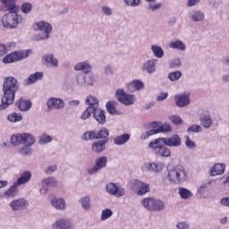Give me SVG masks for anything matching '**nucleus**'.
<instances>
[{
  "mask_svg": "<svg viewBox=\"0 0 229 229\" xmlns=\"http://www.w3.org/2000/svg\"><path fill=\"white\" fill-rule=\"evenodd\" d=\"M19 81L14 77L9 76L4 79L0 110H6L15 103V94L19 92Z\"/></svg>",
  "mask_w": 229,
  "mask_h": 229,
  "instance_id": "nucleus-1",
  "label": "nucleus"
},
{
  "mask_svg": "<svg viewBox=\"0 0 229 229\" xmlns=\"http://www.w3.org/2000/svg\"><path fill=\"white\" fill-rule=\"evenodd\" d=\"M0 12H8L1 19L4 28L6 30H17L19 24H22V16L19 14V6H14L13 9H8V7H2Z\"/></svg>",
  "mask_w": 229,
  "mask_h": 229,
  "instance_id": "nucleus-2",
  "label": "nucleus"
},
{
  "mask_svg": "<svg viewBox=\"0 0 229 229\" xmlns=\"http://www.w3.org/2000/svg\"><path fill=\"white\" fill-rule=\"evenodd\" d=\"M33 31H40L32 37L34 42H42V40H49V37L53 32V26L46 21H37L32 24Z\"/></svg>",
  "mask_w": 229,
  "mask_h": 229,
  "instance_id": "nucleus-3",
  "label": "nucleus"
},
{
  "mask_svg": "<svg viewBox=\"0 0 229 229\" xmlns=\"http://www.w3.org/2000/svg\"><path fill=\"white\" fill-rule=\"evenodd\" d=\"M148 148L159 158H171V148L162 143L160 138L155 139L148 143Z\"/></svg>",
  "mask_w": 229,
  "mask_h": 229,
  "instance_id": "nucleus-4",
  "label": "nucleus"
},
{
  "mask_svg": "<svg viewBox=\"0 0 229 229\" xmlns=\"http://www.w3.org/2000/svg\"><path fill=\"white\" fill-rule=\"evenodd\" d=\"M37 142V139L33 134L23 132V133H18L15 135H13L11 137V144L13 146H21V144H23L24 146H33Z\"/></svg>",
  "mask_w": 229,
  "mask_h": 229,
  "instance_id": "nucleus-5",
  "label": "nucleus"
},
{
  "mask_svg": "<svg viewBox=\"0 0 229 229\" xmlns=\"http://www.w3.org/2000/svg\"><path fill=\"white\" fill-rule=\"evenodd\" d=\"M168 178L172 183H183L187 180V171L182 165H177L168 171Z\"/></svg>",
  "mask_w": 229,
  "mask_h": 229,
  "instance_id": "nucleus-6",
  "label": "nucleus"
},
{
  "mask_svg": "<svg viewBox=\"0 0 229 229\" xmlns=\"http://www.w3.org/2000/svg\"><path fill=\"white\" fill-rule=\"evenodd\" d=\"M31 53H33V50L31 49L13 52L3 58V64H13V62H21V60L28 58Z\"/></svg>",
  "mask_w": 229,
  "mask_h": 229,
  "instance_id": "nucleus-7",
  "label": "nucleus"
},
{
  "mask_svg": "<svg viewBox=\"0 0 229 229\" xmlns=\"http://www.w3.org/2000/svg\"><path fill=\"white\" fill-rule=\"evenodd\" d=\"M114 98L119 103L124 105L125 106L135 105V101H137L135 95L128 94L123 89H119L116 90Z\"/></svg>",
  "mask_w": 229,
  "mask_h": 229,
  "instance_id": "nucleus-8",
  "label": "nucleus"
},
{
  "mask_svg": "<svg viewBox=\"0 0 229 229\" xmlns=\"http://www.w3.org/2000/svg\"><path fill=\"white\" fill-rule=\"evenodd\" d=\"M164 163L162 162H146L141 166L143 173H151V174H158L164 171Z\"/></svg>",
  "mask_w": 229,
  "mask_h": 229,
  "instance_id": "nucleus-9",
  "label": "nucleus"
},
{
  "mask_svg": "<svg viewBox=\"0 0 229 229\" xmlns=\"http://www.w3.org/2000/svg\"><path fill=\"white\" fill-rule=\"evenodd\" d=\"M106 191L110 196H114L115 198H123L126 194V189L123 187L120 183L109 182L106 186Z\"/></svg>",
  "mask_w": 229,
  "mask_h": 229,
  "instance_id": "nucleus-10",
  "label": "nucleus"
},
{
  "mask_svg": "<svg viewBox=\"0 0 229 229\" xmlns=\"http://www.w3.org/2000/svg\"><path fill=\"white\" fill-rule=\"evenodd\" d=\"M108 164V157L102 156L95 160V165L87 170V173L90 175L98 174L101 169H105Z\"/></svg>",
  "mask_w": 229,
  "mask_h": 229,
  "instance_id": "nucleus-11",
  "label": "nucleus"
},
{
  "mask_svg": "<svg viewBox=\"0 0 229 229\" xmlns=\"http://www.w3.org/2000/svg\"><path fill=\"white\" fill-rule=\"evenodd\" d=\"M58 181L56 178L53 176H49L47 178L42 179L41 181V188L39 189V192L42 196H46L47 192H49V188L56 187Z\"/></svg>",
  "mask_w": 229,
  "mask_h": 229,
  "instance_id": "nucleus-12",
  "label": "nucleus"
},
{
  "mask_svg": "<svg viewBox=\"0 0 229 229\" xmlns=\"http://www.w3.org/2000/svg\"><path fill=\"white\" fill-rule=\"evenodd\" d=\"M162 140V144L167 146V148H180L182 146V138L178 134H174L171 137L159 138Z\"/></svg>",
  "mask_w": 229,
  "mask_h": 229,
  "instance_id": "nucleus-13",
  "label": "nucleus"
},
{
  "mask_svg": "<svg viewBox=\"0 0 229 229\" xmlns=\"http://www.w3.org/2000/svg\"><path fill=\"white\" fill-rule=\"evenodd\" d=\"M52 229H74V222L69 218H59L52 225Z\"/></svg>",
  "mask_w": 229,
  "mask_h": 229,
  "instance_id": "nucleus-14",
  "label": "nucleus"
},
{
  "mask_svg": "<svg viewBox=\"0 0 229 229\" xmlns=\"http://www.w3.org/2000/svg\"><path fill=\"white\" fill-rule=\"evenodd\" d=\"M157 64H158V60L148 59L144 63H142L140 69L142 72H147V74H155L157 72Z\"/></svg>",
  "mask_w": 229,
  "mask_h": 229,
  "instance_id": "nucleus-15",
  "label": "nucleus"
},
{
  "mask_svg": "<svg viewBox=\"0 0 229 229\" xmlns=\"http://www.w3.org/2000/svg\"><path fill=\"white\" fill-rule=\"evenodd\" d=\"M47 110H62L65 103L62 98L51 97L47 100Z\"/></svg>",
  "mask_w": 229,
  "mask_h": 229,
  "instance_id": "nucleus-16",
  "label": "nucleus"
},
{
  "mask_svg": "<svg viewBox=\"0 0 229 229\" xmlns=\"http://www.w3.org/2000/svg\"><path fill=\"white\" fill-rule=\"evenodd\" d=\"M30 202L24 198L13 199L9 203V207L12 208L13 212H19L20 210H24L28 208Z\"/></svg>",
  "mask_w": 229,
  "mask_h": 229,
  "instance_id": "nucleus-17",
  "label": "nucleus"
},
{
  "mask_svg": "<svg viewBox=\"0 0 229 229\" xmlns=\"http://www.w3.org/2000/svg\"><path fill=\"white\" fill-rule=\"evenodd\" d=\"M176 106L185 108L191 105V96L186 93L177 94L174 97Z\"/></svg>",
  "mask_w": 229,
  "mask_h": 229,
  "instance_id": "nucleus-18",
  "label": "nucleus"
},
{
  "mask_svg": "<svg viewBox=\"0 0 229 229\" xmlns=\"http://www.w3.org/2000/svg\"><path fill=\"white\" fill-rule=\"evenodd\" d=\"M73 70L82 72V74H89V72H92V64L89 60L82 61V62L77 63L74 65Z\"/></svg>",
  "mask_w": 229,
  "mask_h": 229,
  "instance_id": "nucleus-19",
  "label": "nucleus"
},
{
  "mask_svg": "<svg viewBox=\"0 0 229 229\" xmlns=\"http://www.w3.org/2000/svg\"><path fill=\"white\" fill-rule=\"evenodd\" d=\"M132 185L138 188V191H137L138 196H144V194H148V192L151 191V188L148 183L138 179H135L133 181Z\"/></svg>",
  "mask_w": 229,
  "mask_h": 229,
  "instance_id": "nucleus-20",
  "label": "nucleus"
},
{
  "mask_svg": "<svg viewBox=\"0 0 229 229\" xmlns=\"http://www.w3.org/2000/svg\"><path fill=\"white\" fill-rule=\"evenodd\" d=\"M226 171V165L223 163H216L210 169L209 174L211 176H222Z\"/></svg>",
  "mask_w": 229,
  "mask_h": 229,
  "instance_id": "nucleus-21",
  "label": "nucleus"
},
{
  "mask_svg": "<svg viewBox=\"0 0 229 229\" xmlns=\"http://www.w3.org/2000/svg\"><path fill=\"white\" fill-rule=\"evenodd\" d=\"M42 62L47 67H58V59L53 54H47L42 56Z\"/></svg>",
  "mask_w": 229,
  "mask_h": 229,
  "instance_id": "nucleus-22",
  "label": "nucleus"
},
{
  "mask_svg": "<svg viewBox=\"0 0 229 229\" xmlns=\"http://www.w3.org/2000/svg\"><path fill=\"white\" fill-rule=\"evenodd\" d=\"M51 205L55 210H59L60 212H64L65 208H67V204L65 203V199L64 198H56L54 197L51 199Z\"/></svg>",
  "mask_w": 229,
  "mask_h": 229,
  "instance_id": "nucleus-23",
  "label": "nucleus"
},
{
  "mask_svg": "<svg viewBox=\"0 0 229 229\" xmlns=\"http://www.w3.org/2000/svg\"><path fill=\"white\" fill-rule=\"evenodd\" d=\"M93 118L98 124H105L106 123V114H105V110L98 107L93 111Z\"/></svg>",
  "mask_w": 229,
  "mask_h": 229,
  "instance_id": "nucleus-24",
  "label": "nucleus"
},
{
  "mask_svg": "<svg viewBox=\"0 0 229 229\" xmlns=\"http://www.w3.org/2000/svg\"><path fill=\"white\" fill-rule=\"evenodd\" d=\"M108 142V140H102L95 141L91 145V149L94 153H103L106 149V143Z\"/></svg>",
  "mask_w": 229,
  "mask_h": 229,
  "instance_id": "nucleus-25",
  "label": "nucleus"
},
{
  "mask_svg": "<svg viewBox=\"0 0 229 229\" xmlns=\"http://www.w3.org/2000/svg\"><path fill=\"white\" fill-rule=\"evenodd\" d=\"M162 210H165V202H164V200L154 198L152 200L150 212H162Z\"/></svg>",
  "mask_w": 229,
  "mask_h": 229,
  "instance_id": "nucleus-26",
  "label": "nucleus"
},
{
  "mask_svg": "<svg viewBox=\"0 0 229 229\" xmlns=\"http://www.w3.org/2000/svg\"><path fill=\"white\" fill-rule=\"evenodd\" d=\"M44 78V72H37L35 73L30 74L27 80H25V85H33V83H37V81L42 80Z\"/></svg>",
  "mask_w": 229,
  "mask_h": 229,
  "instance_id": "nucleus-27",
  "label": "nucleus"
},
{
  "mask_svg": "<svg viewBox=\"0 0 229 229\" xmlns=\"http://www.w3.org/2000/svg\"><path fill=\"white\" fill-rule=\"evenodd\" d=\"M130 139H131L130 133H123L114 138V144H115V146H124Z\"/></svg>",
  "mask_w": 229,
  "mask_h": 229,
  "instance_id": "nucleus-28",
  "label": "nucleus"
},
{
  "mask_svg": "<svg viewBox=\"0 0 229 229\" xmlns=\"http://www.w3.org/2000/svg\"><path fill=\"white\" fill-rule=\"evenodd\" d=\"M85 104L89 105L88 108H91V110H96L99 108V100L92 95H89L86 98Z\"/></svg>",
  "mask_w": 229,
  "mask_h": 229,
  "instance_id": "nucleus-29",
  "label": "nucleus"
},
{
  "mask_svg": "<svg viewBox=\"0 0 229 229\" xmlns=\"http://www.w3.org/2000/svg\"><path fill=\"white\" fill-rule=\"evenodd\" d=\"M144 87V81L140 80H134L128 84V90L131 92H135V90H142Z\"/></svg>",
  "mask_w": 229,
  "mask_h": 229,
  "instance_id": "nucleus-30",
  "label": "nucleus"
},
{
  "mask_svg": "<svg viewBox=\"0 0 229 229\" xmlns=\"http://www.w3.org/2000/svg\"><path fill=\"white\" fill-rule=\"evenodd\" d=\"M117 102L116 101H108L106 104V108L110 114V115H121V111H118L115 106H117Z\"/></svg>",
  "mask_w": 229,
  "mask_h": 229,
  "instance_id": "nucleus-31",
  "label": "nucleus"
},
{
  "mask_svg": "<svg viewBox=\"0 0 229 229\" xmlns=\"http://www.w3.org/2000/svg\"><path fill=\"white\" fill-rule=\"evenodd\" d=\"M17 187H19L17 183L13 182L7 191L0 194L1 198H15L17 194Z\"/></svg>",
  "mask_w": 229,
  "mask_h": 229,
  "instance_id": "nucleus-32",
  "label": "nucleus"
},
{
  "mask_svg": "<svg viewBox=\"0 0 229 229\" xmlns=\"http://www.w3.org/2000/svg\"><path fill=\"white\" fill-rule=\"evenodd\" d=\"M30 180H31V173L30 171H25L14 182H16L17 186L19 187L20 185H24V183H28Z\"/></svg>",
  "mask_w": 229,
  "mask_h": 229,
  "instance_id": "nucleus-33",
  "label": "nucleus"
},
{
  "mask_svg": "<svg viewBox=\"0 0 229 229\" xmlns=\"http://www.w3.org/2000/svg\"><path fill=\"white\" fill-rule=\"evenodd\" d=\"M190 19L193 22H201V21H205V13L198 10L192 11Z\"/></svg>",
  "mask_w": 229,
  "mask_h": 229,
  "instance_id": "nucleus-34",
  "label": "nucleus"
},
{
  "mask_svg": "<svg viewBox=\"0 0 229 229\" xmlns=\"http://www.w3.org/2000/svg\"><path fill=\"white\" fill-rule=\"evenodd\" d=\"M75 82L78 87L85 89L87 87V76H85V73H78L75 76Z\"/></svg>",
  "mask_w": 229,
  "mask_h": 229,
  "instance_id": "nucleus-35",
  "label": "nucleus"
},
{
  "mask_svg": "<svg viewBox=\"0 0 229 229\" xmlns=\"http://www.w3.org/2000/svg\"><path fill=\"white\" fill-rule=\"evenodd\" d=\"M17 105L21 112H28L31 108V102L30 100L20 99L17 101Z\"/></svg>",
  "mask_w": 229,
  "mask_h": 229,
  "instance_id": "nucleus-36",
  "label": "nucleus"
},
{
  "mask_svg": "<svg viewBox=\"0 0 229 229\" xmlns=\"http://www.w3.org/2000/svg\"><path fill=\"white\" fill-rule=\"evenodd\" d=\"M0 10L2 8H8L13 10L17 6V0H0Z\"/></svg>",
  "mask_w": 229,
  "mask_h": 229,
  "instance_id": "nucleus-37",
  "label": "nucleus"
},
{
  "mask_svg": "<svg viewBox=\"0 0 229 229\" xmlns=\"http://www.w3.org/2000/svg\"><path fill=\"white\" fill-rule=\"evenodd\" d=\"M150 49L156 58H164V48L158 45H152Z\"/></svg>",
  "mask_w": 229,
  "mask_h": 229,
  "instance_id": "nucleus-38",
  "label": "nucleus"
},
{
  "mask_svg": "<svg viewBox=\"0 0 229 229\" xmlns=\"http://www.w3.org/2000/svg\"><path fill=\"white\" fill-rule=\"evenodd\" d=\"M170 49H178L179 51H185L187 46L182 40H175L169 44Z\"/></svg>",
  "mask_w": 229,
  "mask_h": 229,
  "instance_id": "nucleus-39",
  "label": "nucleus"
},
{
  "mask_svg": "<svg viewBox=\"0 0 229 229\" xmlns=\"http://www.w3.org/2000/svg\"><path fill=\"white\" fill-rule=\"evenodd\" d=\"M200 124L206 129L210 128L212 124H214V121H212V117L208 114H204L200 117Z\"/></svg>",
  "mask_w": 229,
  "mask_h": 229,
  "instance_id": "nucleus-40",
  "label": "nucleus"
},
{
  "mask_svg": "<svg viewBox=\"0 0 229 229\" xmlns=\"http://www.w3.org/2000/svg\"><path fill=\"white\" fill-rule=\"evenodd\" d=\"M179 196L182 199H189L192 198L194 194L187 188L180 187L179 188Z\"/></svg>",
  "mask_w": 229,
  "mask_h": 229,
  "instance_id": "nucleus-41",
  "label": "nucleus"
},
{
  "mask_svg": "<svg viewBox=\"0 0 229 229\" xmlns=\"http://www.w3.org/2000/svg\"><path fill=\"white\" fill-rule=\"evenodd\" d=\"M50 142H53V138L49 134L44 133L38 137V144L40 146H46Z\"/></svg>",
  "mask_w": 229,
  "mask_h": 229,
  "instance_id": "nucleus-42",
  "label": "nucleus"
},
{
  "mask_svg": "<svg viewBox=\"0 0 229 229\" xmlns=\"http://www.w3.org/2000/svg\"><path fill=\"white\" fill-rule=\"evenodd\" d=\"M79 203L81 205L84 210H90L91 203H90V196L81 197L79 200Z\"/></svg>",
  "mask_w": 229,
  "mask_h": 229,
  "instance_id": "nucleus-43",
  "label": "nucleus"
},
{
  "mask_svg": "<svg viewBox=\"0 0 229 229\" xmlns=\"http://www.w3.org/2000/svg\"><path fill=\"white\" fill-rule=\"evenodd\" d=\"M154 199L155 198L153 197H148V198L142 199L140 200V204L142 205L143 208H146V210H148V212H150Z\"/></svg>",
  "mask_w": 229,
  "mask_h": 229,
  "instance_id": "nucleus-44",
  "label": "nucleus"
},
{
  "mask_svg": "<svg viewBox=\"0 0 229 229\" xmlns=\"http://www.w3.org/2000/svg\"><path fill=\"white\" fill-rule=\"evenodd\" d=\"M82 140H98L96 131H88L81 136Z\"/></svg>",
  "mask_w": 229,
  "mask_h": 229,
  "instance_id": "nucleus-45",
  "label": "nucleus"
},
{
  "mask_svg": "<svg viewBox=\"0 0 229 229\" xmlns=\"http://www.w3.org/2000/svg\"><path fill=\"white\" fill-rule=\"evenodd\" d=\"M157 131L159 133H171V131H173V127H171V123H159Z\"/></svg>",
  "mask_w": 229,
  "mask_h": 229,
  "instance_id": "nucleus-46",
  "label": "nucleus"
},
{
  "mask_svg": "<svg viewBox=\"0 0 229 229\" xmlns=\"http://www.w3.org/2000/svg\"><path fill=\"white\" fill-rule=\"evenodd\" d=\"M108 135H110V131L108 129L103 127L97 132V140H99V139H104V140H107L108 142Z\"/></svg>",
  "mask_w": 229,
  "mask_h": 229,
  "instance_id": "nucleus-47",
  "label": "nucleus"
},
{
  "mask_svg": "<svg viewBox=\"0 0 229 229\" xmlns=\"http://www.w3.org/2000/svg\"><path fill=\"white\" fill-rule=\"evenodd\" d=\"M20 10L21 13L28 15V13H31V10H33V4L31 3L25 2L20 6Z\"/></svg>",
  "mask_w": 229,
  "mask_h": 229,
  "instance_id": "nucleus-48",
  "label": "nucleus"
},
{
  "mask_svg": "<svg viewBox=\"0 0 229 229\" xmlns=\"http://www.w3.org/2000/svg\"><path fill=\"white\" fill-rule=\"evenodd\" d=\"M182 76V71H175L168 73L167 78L168 80H170V81H178V80H180Z\"/></svg>",
  "mask_w": 229,
  "mask_h": 229,
  "instance_id": "nucleus-49",
  "label": "nucleus"
},
{
  "mask_svg": "<svg viewBox=\"0 0 229 229\" xmlns=\"http://www.w3.org/2000/svg\"><path fill=\"white\" fill-rule=\"evenodd\" d=\"M7 119L10 121V123H19L22 121V114H19L17 113H12L7 116Z\"/></svg>",
  "mask_w": 229,
  "mask_h": 229,
  "instance_id": "nucleus-50",
  "label": "nucleus"
},
{
  "mask_svg": "<svg viewBox=\"0 0 229 229\" xmlns=\"http://www.w3.org/2000/svg\"><path fill=\"white\" fill-rule=\"evenodd\" d=\"M111 216H114V211H112V209H103L101 213V221H106V219H110Z\"/></svg>",
  "mask_w": 229,
  "mask_h": 229,
  "instance_id": "nucleus-51",
  "label": "nucleus"
},
{
  "mask_svg": "<svg viewBox=\"0 0 229 229\" xmlns=\"http://www.w3.org/2000/svg\"><path fill=\"white\" fill-rule=\"evenodd\" d=\"M168 119L171 121V123H173V124H175L176 126L183 123V119H182V117H180L178 114L170 115Z\"/></svg>",
  "mask_w": 229,
  "mask_h": 229,
  "instance_id": "nucleus-52",
  "label": "nucleus"
},
{
  "mask_svg": "<svg viewBox=\"0 0 229 229\" xmlns=\"http://www.w3.org/2000/svg\"><path fill=\"white\" fill-rule=\"evenodd\" d=\"M213 181H208L206 182H203L198 189V191L200 192V194H205L208 191V187L212 185Z\"/></svg>",
  "mask_w": 229,
  "mask_h": 229,
  "instance_id": "nucleus-53",
  "label": "nucleus"
},
{
  "mask_svg": "<svg viewBox=\"0 0 229 229\" xmlns=\"http://www.w3.org/2000/svg\"><path fill=\"white\" fill-rule=\"evenodd\" d=\"M19 153L21 154L22 157H30L31 155V147L29 145H24L19 149Z\"/></svg>",
  "mask_w": 229,
  "mask_h": 229,
  "instance_id": "nucleus-54",
  "label": "nucleus"
},
{
  "mask_svg": "<svg viewBox=\"0 0 229 229\" xmlns=\"http://www.w3.org/2000/svg\"><path fill=\"white\" fill-rule=\"evenodd\" d=\"M201 131H203V128L198 124H192L187 130V133H201Z\"/></svg>",
  "mask_w": 229,
  "mask_h": 229,
  "instance_id": "nucleus-55",
  "label": "nucleus"
},
{
  "mask_svg": "<svg viewBox=\"0 0 229 229\" xmlns=\"http://www.w3.org/2000/svg\"><path fill=\"white\" fill-rule=\"evenodd\" d=\"M101 13L103 15H106V17H111V15H114V9L108 5H103L101 7Z\"/></svg>",
  "mask_w": 229,
  "mask_h": 229,
  "instance_id": "nucleus-56",
  "label": "nucleus"
},
{
  "mask_svg": "<svg viewBox=\"0 0 229 229\" xmlns=\"http://www.w3.org/2000/svg\"><path fill=\"white\" fill-rule=\"evenodd\" d=\"M157 133H159L158 128L149 130L145 134L141 135V140H146L147 139H149L152 135H157Z\"/></svg>",
  "mask_w": 229,
  "mask_h": 229,
  "instance_id": "nucleus-57",
  "label": "nucleus"
},
{
  "mask_svg": "<svg viewBox=\"0 0 229 229\" xmlns=\"http://www.w3.org/2000/svg\"><path fill=\"white\" fill-rule=\"evenodd\" d=\"M104 72L106 76H112L115 72V68L112 64H107L104 68Z\"/></svg>",
  "mask_w": 229,
  "mask_h": 229,
  "instance_id": "nucleus-58",
  "label": "nucleus"
},
{
  "mask_svg": "<svg viewBox=\"0 0 229 229\" xmlns=\"http://www.w3.org/2000/svg\"><path fill=\"white\" fill-rule=\"evenodd\" d=\"M97 81V77L94 74H90L86 78V87H92Z\"/></svg>",
  "mask_w": 229,
  "mask_h": 229,
  "instance_id": "nucleus-59",
  "label": "nucleus"
},
{
  "mask_svg": "<svg viewBox=\"0 0 229 229\" xmlns=\"http://www.w3.org/2000/svg\"><path fill=\"white\" fill-rule=\"evenodd\" d=\"M92 114H94V109H92L91 107H87L86 110L82 113L81 119H82V121H86V119L89 115H92Z\"/></svg>",
  "mask_w": 229,
  "mask_h": 229,
  "instance_id": "nucleus-60",
  "label": "nucleus"
},
{
  "mask_svg": "<svg viewBox=\"0 0 229 229\" xmlns=\"http://www.w3.org/2000/svg\"><path fill=\"white\" fill-rule=\"evenodd\" d=\"M177 229H191V224L187 221L178 222L175 225Z\"/></svg>",
  "mask_w": 229,
  "mask_h": 229,
  "instance_id": "nucleus-61",
  "label": "nucleus"
},
{
  "mask_svg": "<svg viewBox=\"0 0 229 229\" xmlns=\"http://www.w3.org/2000/svg\"><path fill=\"white\" fill-rule=\"evenodd\" d=\"M178 67H182V61L180 60V58H174L170 63V68L177 69Z\"/></svg>",
  "mask_w": 229,
  "mask_h": 229,
  "instance_id": "nucleus-62",
  "label": "nucleus"
},
{
  "mask_svg": "<svg viewBox=\"0 0 229 229\" xmlns=\"http://www.w3.org/2000/svg\"><path fill=\"white\" fill-rule=\"evenodd\" d=\"M123 3L127 4V6H131L135 8L140 4V0H123Z\"/></svg>",
  "mask_w": 229,
  "mask_h": 229,
  "instance_id": "nucleus-63",
  "label": "nucleus"
},
{
  "mask_svg": "<svg viewBox=\"0 0 229 229\" xmlns=\"http://www.w3.org/2000/svg\"><path fill=\"white\" fill-rule=\"evenodd\" d=\"M185 146L188 149H194L196 148V142H194L189 136L186 137Z\"/></svg>",
  "mask_w": 229,
  "mask_h": 229,
  "instance_id": "nucleus-64",
  "label": "nucleus"
}]
</instances>
